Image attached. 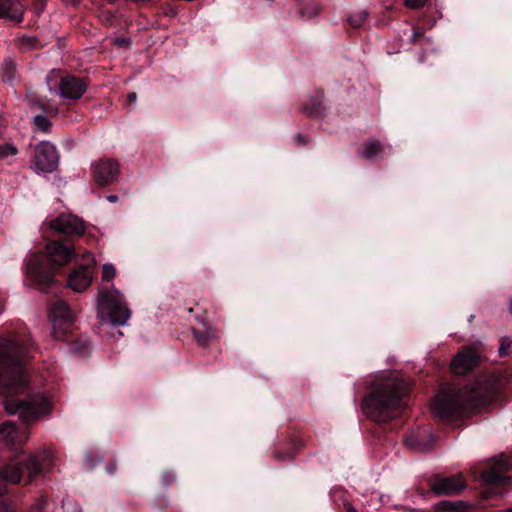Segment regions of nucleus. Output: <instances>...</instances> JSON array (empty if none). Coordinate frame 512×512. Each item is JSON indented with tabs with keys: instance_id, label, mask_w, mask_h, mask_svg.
I'll return each instance as SVG.
<instances>
[{
	"instance_id": "nucleus-1",
	"label": "nucleus",
	"mask_w": 512,
	"mask_h": 512,
	"mask_svg": "<svg viewBox=\"0 0 512 512\" xmlns=\"http://www.w3.org/2000/svg\"><path fill=\"white\" fill-rule=\"evenodd\" d=\"M29 353V349L23 347L17 339L0 340V396L4 398L3 407L7 414L17 415L25 423L51 412V402L44 395L16 400L29 388L30 379L25 367Z\"/></svg>"
},
{
	"instance_id": "nucleus-2",
	"label": "nucleus",
	"mask_w": 512,
	"mask_h": 512,
	"mask_svg": "<svg viewBox=\"0 0 512 512\" xmlns=\"http://www.w3.org/2000/svg\"><path fill=\"white\" fill-rule=\"evenodd\" d=\"M510 380L509 373L493 372L463 387L443 386L431 400V414L442 423H456L500 401Z\"/></svg>"
},
{
	"instance_id": "nucleus-3",
	"label": "nucleus",
	"mask_w": 512,
	"mask_h": 512,
	"mask_svg": "<svg viewBox=\"0 0 512 512\" xmlns=\"http://www.w3.org/2000/svg\"><path fill=\"white\" fill-rule=\"evenodd\" d=\"M409 401V388L403 382L386 379L373 384L371 391L363 398L362 409L372 421L387 423L404 416Z\"/></svg>"
},
{
	"instance_id": "nucleus-4",
	"label": "nucleus",
	"mask_w": 512,
	"mask_h": 512,
	"mask_svg": "<svg viewBox=\"0 0 512 512\" xmlns=\"http://www.w3.org/2000/svg\"><path fill=\"white\" fill-rule=\"evenodd\" d=\"M75 256L74 248L61 241H51L46 245V254H33L27 262L26 273L40 285H50L55 271L68 264Z\"/></svg>"
},
{
	"instance_id": "nucleus-5",
	"label": "nucleus",
	"mask_w": 512,
	"mask_h": 512,
	"mask_svg": "<svg viewBox=\"0 0 512 512\" xmlns=\"http://www.w3.org/2000/svg\"><path fill=\"white\" fill-rule=\"evenodd\" d=\"M97 318L99 325L119 328L128 321V308L125 296L115 288L101 290L97 296Z\"/></svg>"
},
{
	"instance_id": "nucleus-6",
	"label": "nucleus",
	"mask_w": 512,
	"mask_h": 512,
	"mask_svg": "<svg viewBox=\"0 0 512 512\" xmlns=\"http://www.w3.org/2000/svg\"><path fill=\"white\" fill-rule=\"evenodd\" d=\"M44 458V455L41 456ZM42 472V459L40 457L21 452L8 463L0 466V480L9 484H18L22 480L29 484ZM6 492L4 487H0V496Z\"/></svg>"
},
{
	"instance_id": "nucleus-7",
	"label": "nucleus",
	"mask_w": 512,
	"mask_h": 512,
	"mask_svg": "<svg viewBox=\"0 0 512 512\" xmlns=\"http://www.w3.org/2000/svg\"><path fill=\"white\" fill-rule=\"evenodd\" d=\"M512 471V455L506 453L491 458L488 467L480 472V478L485 485V494H499L511 484L508 473Z\"/></svg>"
},
{
	"instance_id": "nucleus-8",
	"label": "nucleus",
	"mask_w": 512,
	"mask_h": 512,
	"mask_svg": "<svg viewBox=\"0 0 512 512\" xmlns=\"http://www.w3.org/2000/svg\"><path fill=\"white\" fill-rule=\"evenodd\" d=\"M59 155L56 146L49 141H42L35 147L33 170L37 174L52 173L58 167Z\"/></svg>"
},
{
	"instance_id": "nucleus-9",
	"label": "nucleus",
	"mask_w": 512,
	"mask_h": 512,
	"mask_svg": "<svg viewBox=\"0 0 512 512\" xmlns=\"http://www.w3.org/2000/svg\"><path fill=\"white\" fill-rule=\"evenodd\" d=\"M48 227L59 234L81 236L85 233L86 225L78 216L63 213L48 222Z\"/></svg>"
},
{
	"instance_id": "nucleus-10",
	"label": "nucleus",
	"mask_w": 512,
	"mask_h": 512,
	"mask_svg": "<svg viewBox=\"0 0 512 512\" xmlns=\"http://www.w3.org/2000/svg\"><path fill=\"white\" fill-rule=\"evenodd\" d=\"M87 256L86 263L76 266L68 277V286L76 292L87 289L94 276L96 261L90 253Z\"/></svg>"
},
{
	"instance_id": "nucleus-11",
	"label": "nucleus",
	"mask_w": 512,
	"mask_h": 512,
	"mask_svg": "<svg viewBox=\"0 0 512 512\" xmlns=\"http://www.w3.org/2000/svg\"><path fill=\"white\" fill-rule=\"evenodd\" d=\"M467 486L462 474L449 477L436 476L429 481V487L435 495L458 494Z\"/></svg>"
},
{
	"instance_id": "nucleus-12",
	"label": "nucleus",
	"mask_w": 512,
	"mask_h": 512,
	"mask_svg": "<svg viewBox=\"0 0 512 512\" xmlns=\"http://www.w3.org/2000/svg\"><path fill=\"white\" fill-rule=\"evenodd\" d=\"M49 317L56 334H64L74 321V313L70 307L62 301L55 303L51 307Z\"/></svg>"
},
{
	"instance_id": "nucleus-13",
	"label": "nucleus",
	"mask_w": 512,
	"mask_h": 512,
	"mask_svg": "<svg viewBox=\"0 0 512 512\" xmlns=\"http://www.w3.org/2000/svg\"><path fill=\"white\" fill-rule=\"evenodd\" d=\"M93 177L97 184L113 183L119 174V164L113 159H100L92 163Z\"/></svg>"
},
{
	"instance_id": "nucleus-14",
	"label": "nucleus",
	"mask_w": 512,
	"mask_h": 512,
	"mask_svg": "<svg viewBox=\"0 0 512 512\" xmlns=\"http://www.w3.org/2000/svg\"><path fill=\"white\" fill-rule=\"evenodd\" d=\"M87 85L84 80L67 75L61 78L58 88L54 89L55 94L64 99L77 100L86 91ZM50 91H53L50 88Z\"/></svg>"
},
{
	"instance_id": "nucleus-15",
	"label": "nucleus",
	"mask_w": 512,
	"mask_h": 512,
	"mask_svg": "<svg viewBox=\"0 0 512 512\" xmlns=\"http://www.w3.org/2000/svg\"><path fill=\"white\" fill-rule=\"evenodd\" d=\"M27 436H20L15 425L11 422H4L0 425V447L14 449L21 446Z\"/></svg>"
},
{
	"instance_id": "nucleus-16",
	"label": "nucleus",
	"mask_w": 512,
	"mask_h": 512,
	"mask_svg": "<svg viewBox=\"0 0 512 512\" xmlns=\"http://www.w3.org/2000/svg\"><path fill=\"white\" fill-rule=\"evenodd\" d=\"M478 364V356L472 351L459 352L451 362V370L454 374L465 375Z\"/></svg>"
},
{
	"instance_id": "nucleus-17",
	"label": "nucleus",
	"mask_w": 512,
	"mask_h": 512,
	"mask_svg": "<svg viewBox=\"0 0 512 512\" xmlns=\"http://www.w3.org/2000/svg\"><path fill=\"white\" fill-rule=\"evenodd\" d=\"M25 7L20 0H0V18L16 23L23 20Z\"/></svg>"
},
{
	"instance_id": "nucleus-18",
	"label": "nucleus",
	"mask_w": 512,
	"mask_h": 512,
	"mask_svg": "<svg viewBox=\"0 0 512 512\" xmlns=\"http://www.w3.org/2000/svg\"><path fill=\"white\" fill-rule=\"evenodd\" d=\"M323 91L316 90L313 95L309 97L307 103H305L301 111L311 119H320L324 116L325 106L323 104Z\"/></svg>"
},
{
	"instance_id": "nucleus-19",
	"label": "nucleus",
	"mask_w": 512,
	"mask_h": 512,
	"mask_svg": "<svg viewBox=\"0 0 512 512\" xmlns=\"http://www.w3.org/2000/svg\"><path fill=\"white\" fill-rule=\"evenodd\" d=\"M302 446L301 440L296 436L290 437L284 445H278L273 450V457L278 461H288L295 458Z\"/></svg>"
},
{
	"instance_id": "nucleus-20",
	"label": "nucleus",
	"mask_w": 512,
	"mask_h": 512,
	"mask_svg": "<svg viewBox=\"0 0 512 512\" xmlns=\"http://www.w3.org/2000/svg\"><path fill=\"white\" fill-rule=\"evenodd\" d=\"M196 319L201 324H203V329L193 327V337L199 346L206 348L210 345V342L215 337V333L212 330V328L207 325V323L205 322V318L203 316H196Z\"/></svg>"
},
{
	"instance_id": "nucleus-21",
	"label": "nucleus",
	"mask_w": 512,
	"mask_h": 512,
	"mask_svg": "<svg viewBox=\"0 0 512 512\" xmlns=\"http://www.w3.org/2000/svg\"><path fill=\"white\" fill-rule=\"evenodd\" d=\"M437 512H467L468 506L463 501L442 500L435 505Z\"/></svg>"
},
{
	"instance_id": "nucleus-22",
	"label": "nucleus",
	"mask_w": 512,
	"mask_h": 512,
	"mask_svg": "<svg viewBox=\"0 0 512 512\" xmlns=\"http://www.w3.org/2000/svg\"><path fill=\"white\" fill-rule=\"evenodd\" d=\"M382 151V146L380 141L378 140H368L364 144V148L362 151V157L366 159H371L374 156L378 155Z\"/></svg>"
},
{
	"instance_id": "nucleus-23",
	"label": "nucleus",
	"mask_w": 512,
	"mask_h": 512,
	"mask_svg": "<svg viewBox=\"0 0 512 512\" xmlns=\"http://www.w3.org/2000/svg\"><path fill=\"white\" fill-rule=\"evenodd\" d=\"M368 17L369 12L367 10H362L360 12L349 15L347 22L351 28L359 29L367 21Z\"/></svg>"
},
{
	"instance_id": "nucleus-24",
	"label": "nucleus",
	"mask_w": 512,
	"mask_h": 512,
	"mask_svg": "<svg viewBox=\"0 0 512 512\" xmlns=\"http://www.w3.org/2000/svg\"><path fill=\"white\" fill-rule=\"evenodd\" d=\"M330 497L338 508H340L346 501L349 500L346 490L340 487H334L330 491Z\"/></svg>"
},
{
	"instance_id": "nucleus-25",
	"label": "nucleus",
	"mask_w": 512,
	"mask_h": 512,
	"mask_svg": "<svg viewBox=\"0 0 512 512\" xmlns=\"http://www.w3.org/2000/svg\"><path fill=\"white\" fill-rule=\"evenodd\" d=\"M156 14L158 16L163 15L168 18H174L178 14V9L176 6L172 5L171 3L166 2L157 7Z\"/></svg>"
},
{
	"instance_id": "nucleus-26",
	"label": "nucleus",
	"mask_w": 512,
	"mask_h": 512,
	"mask_svg": "<svg viewBox=\"0 0 512 512\" xmlns=\"http://www.w3.org/2000/svg\"><path fill=\"white\" fill-rule=\"evenodd\" d=\"M18 154V148L12 143H4L0 145V160L8 157H14Z\"/></svg>"
},
{
	"instance_id": "nucleus-27",
	"label": "nucleus",
	"mask_w": 512,
	"mask_h": 512,
	"mask_svg": "<svg viewBox=\"0 0 512 512\" xmlns=\"http://www.w3.org/2000/svg\"><path fill=\"white\" fill-rule=\"evenodd\" d=\"M510 353H512V338L508 336L501 338L499 356L504 358L506 356H509Z\"/></svg>"
},
{
	"instance_id": "nucleus-28",
	"label": "nucleus",
	"mask_w": 512,
	"mask_h": 512,
	"mask_svg": "<svg viewBox=\"0 0 512 512\" xmlns=\"http://www.w3.org/2000/svg\"><path fill=\"white\" fill-rule=\"evenodd\" d=\"M36 43L37 39L35 37L24 35L19 39L18 46L22 51H29L36 46Z\"/></svg>"
},
{
	"instance_id": "nucleus-29",
	"label": "nucleus",
	"mask_w": 512,
	"mask_h": 512,
	"mask_svg": "<svg viewBox=\"0 0 512 512\" xmlns=\"http://www.w3.org/2000/svg\"><path fill=\"white\" fill-rule=\"evenodd\" d=\"M33 123L38 129H40L43 132H47L52 125L48 117L43 114L35 116L33 119Z\"/></svg>"
},
{
	"instance_id": "nucleus-30",
	"label": "nucleus",
	"mask_w": 512,
	"mask_h": 512,
	"mask_svg": "<svg viewBox=\"0 0 512 512\" xmlns=\"http://www.w3.org/2000/svg\"><path fill=\"white\" fill-rule=\"evenodd\" d=\"M160 478L162 485L164 487H168L169 485L175 482L176 474L171 469H165L164 471H162Z\"/></svg>"
},
{
	"instance_id": "nucleus-31",
	"label": "nucleus",
	"mask_w": 512,
	"mask_h": 512,
	"mask_svg": "<svg viewBox=\"0 0 512 512\" xmlns=\"http://www.w3.org/2000/svg\"><path fill=\"white\" fill-rule=\"evenodd\" d=\"M116 275V269L112 264H104L102 267V279L104 281L112 280Z\"/></svg>"
},
{
	"instance_id": "nucleus-32",
	"label": "nucleus",
	"mask_w": 512,
	"mask_h": 512,
	"mask_svg": "<svg viewBox=\"0 0 512 512\" xmlns=\"http://www.w3.org/2000/svg\"><path fill=\"white\" fill-rule=\"evenodd\" d=\"M63 512H82L80 505L72 500L63 501Z\"/></svg>"
},
{
	"instance_id": "nucleus-33",
	"label": "nucleus",
	"mask_w": 512,
	"mask_h": 512,
	"mask_svg": "<svg viewBox=\"0 0 512 512\" xmlns=\"http://www.w3.org/2000/svg\"><path fill=\"white\" fill-rule=\"evenodd\" d=\"M405 445L410 447H418L421 445V440L417 434L412 433L411 435L404 437Z\"/></svg>"
},
{
	"instance_id": "nucleus-34",
	"label": "nucleus",
	"mask_w": 512,
	"mask_h": 512,
	"mask_svg": "<svg viewBox=\"0 0 512 512\" xmlns=\"http://www.w3.org/2000/svg\"><path fill=\"white\" fill-rule=\"evenodd\" d=\"M47 506V500L45 498H40L33 506L30 508V512H45Z\"/></svg>"
},
{
	"instance_id": "nucleus-35",
	"label": "nucleus",
	"mask_w": 512,
	"mask_h": 512,
	"mask_svg": "<svg viewBox=\"0 0 512 512\" xmlns=\"http://www.w3.org/2000/svg\"><path fill=\"white\" fill-rule=\"evenodd\" d=\"M427 0H405L404 4L410 9H420L425 6Z\"/></svg>"
},
{
	"instance_id": "nucleus-36",
	"label": "nucleus",
	"mask_w": 512,
	"mask_h": 512,
	"mask_svg": "<svg viewBox=\"0 0 512 512\" xmlns=\"http://www.w3.org/2000/svg\"><path fill=\"white\" fill-rule=\"evenodd\" d=\"M168 499L165 495H159L155 498L154 504L159 509H165L168 506Z\"/></svg>"
},
{
	"instance_id": "nucleus-37",
	"label": "nucleus",
	"mask_w": 512,
	"mask_h": 512,
	"mask_svg": "<svg viewBox=\"0 0 512 512\" xmlns=\"http://www.w3.org/2000/svg\"><path fill=\"white\" fill-rule=\"evenodd\" d=\"M424 35V32L421 28H415L413 34L411 36V42L417 43Z\"/></svg>"
},
{
	"instance_id": "nucleus-38",
	"label": "nucleus",
	"mask_w": 512,
	"mask_h": 512,
	"mask_svg": "<svg viewBox=\"0 0 512 512\" xmlns=\"http://www.w3.org/2000/svg\"><path fill=\"white\" fill-rule=\"evenodd\" d=\"M113 43L118 47H125L128 45V40L123 37L113 39Z\"/></svg>"
},
{
	"instance_id": "nucleus-39",
	"label": "nucleus",
	"mask_w": 512,
	"mask_h": 512,
	"mask_svg": "<svg viewBox=\"0 0 512 512\" xmlns=\"http://www.w3.org/2000/svg\"><path fill=\"white\" fill-rule=\"evenodd\" d=\"M0 512H16L10 504L6 502H0Z\"/></svg>"
},
{
	"instance_id": "nucleus-40",
	"label": "nucleus",
	"mask_w": 512,
	"mask_h": 512,
	"mask_svg": "<svg viewBox=\"0 0 512 512\" xmlns=\"http://www.w3.org/2000/svg\"><path fill=\"white\" fill-rule=\"evenodd\" d=\"M340 508L346 512H357L356 508L351 504L349 500L346 501Z\"/></svg>"
},
{
	"instance_id": "nucleus-41",
	"label": "nucleus",
	"mask_w": 512,
	"mask_h": 512,
	"mask_svg": "<svg viewBox=\"0 0 512 512\" xmlns=\"http://www.w3.org/2000/svg\"><path fill=\"white\" fill-rule=\"evenodd\" d=\"M45 8V0H37L36 1V6H35V11L37 14H40Z\"/></svg>"
},
{
	"instance_id": "nucleus-42",
	"label": "nucleus",
	"mask_w": 512,
	"mask_h": 512,
	"mask_svg": "<svg viewBox=\"0 0 512 512\" xmlns=\"http://www.w3.org/2000/svg\"><path fill=\"white\" fill-rule=\"evenodd\" d=\"M130 2L136 3L139 7H146L150 5L153 0H130Z\"/></svg>"
},
{
	"instance_id": "nucleus-43",
	"label": "nucleus",
	"mask_w": 512,
	"mask_h": 512,
	"mask_svg": "<svg viewBox=\"0 0 512 512\" xmlns=\"http://www.w3.org/2000/svg\"><path fill=\"white\" fill-rule=\"evenodd\" d=\"M296 142L301 145V146H304L306 145L307 141L305 139V137L302 135V134H298L295 138Z\"/></svg>"
},
{
	"instance_id": "nucleus-44",
	"label": "nucleus",
	"mask_w": 512,
	"mask_h": 512,
	"mask_svg": "<svg viewBox=\"0 0 512 512\" xmlns=\"http://www.w3.org/2000/svg\"><path fill=\"white\" fill-rule=\"evenodd\" d=\"M107 200L109 202H116L118 200V196L117 195H110L107 197Z\"/></svg>"
},
{
	"instance_id": "nucleus-45",
	"label": "nucleus",
	"mask_w": 512,
	"mask_h": 512,
	"mask_svg": "<svg viewBox=\"0 0 512 512\" xmlns=\"http://www.w3.org/2000/svg\"><path fill=\"white\" fill-rule=\"evenodd\" d=\"M136 100V93L130 92V105Z\"/></svg>"
},
{
	"instance_id": "nucleus-46",
	"label": "nucleus",
	"mask_w": 512,
	"mask_h": 512,
	"mask_svg": "<svg viewBox=\"0 0 512 512\" xmlns=\"http://www.w3.org/2000/svg\"><path fill=\"white\" fill-rule=\"evenodd\" d=\"M502 512H512V508L505 509V510H503Z\"/></svg>"
},
{
	"instance_id": "nucleus-47",
	"label": "nucleus",
	"mask_w": 512,
	"mask_h": 512,
	"mask_svg": "<svg viewBox=\"0 0 512 512\" xmlns=\"http://www.w3.org/2000/svg\"><path fill=\"white\" fill-rule=\"evenodd\" d=\"M108 472L112 473L113 472V467H110V469H108Z\"/></svg>"
},
{
	"instance_id": "nucleus-48",
	"label": "nucleus",
	"mask_w": 512,
	"mask_h": 512,
	"mask_svg": "<svg viewBox=\"0 0 512 512\" xmlns=\"http://www.w3.org/2000/svg\"><path fill=\"white\" fill-rule=\"evenodd\" d=\"M108 472L112 473L113 472V467H110V469H108Z\"/></svg>"
},
{
	"instance_id": "nucleus-49",
	"label": "nucleus",
	"mask_w": 512,
	"mask_h": 512,
	"mask_svg": "<svg viewBox=\"0 0 512 512\" xmlns=\"http://www.w3.org/2000/svg\"><path fill=\"white\" fill-rule=\"evenodd\" d=\"M118 334H119L120 336H123V335H124V333H123V332H121V331H118Z\"/></svg>"
}]
</instances>
